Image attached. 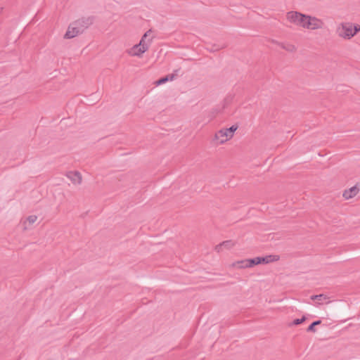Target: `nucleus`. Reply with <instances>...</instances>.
<instances>
[{"mask_svg": "<svg viewBox=\"0 0 360 360\" xmlns=\"http://www.w3.org/2000/svg\"><path fill=\"white\" fill-rule=\"evenodd\" d=\"M225 129H226V131H227V133L229 134V136L232 138L233 136L234 132L238 129V126L237 125H232L231 127L225 128Z\"/></svg>", "mask_w": 360, "mask_h": 360, "instance_id": "2eb2a0df", "label": "nucleus"}, {"mask_svg": "<svg viewBox=\"0 0 360 360\" xmlns=\"http://www.w3.org/2000/svg\"><path fill=\"white\" fill-rule=\"evenodd\" d=\"M310 299L311 300H317L319 304H321L324 302H326L327 303L330 302V301H327L328 300V297L324 294L311 295L310 297Z\"/></svg>", "mask_w": 360, "mask_h": 360, "instance_id": "f8f14e48", "label": "nucleus"}, {"mask_svg": "<svg viewBox=\"0 0 360 360\" xmlns=\"http://www.w3.org/2000/svg\"><path fill=\"white\" fill-rule=\"evenodd\" d=\"M135 51H139V48L134 49V46H133L129 52H135Z\"/></svg>", "mask_w": 360, "mask_h": 360, "instance_id": "412c9836", "label": "nucleus"}, {"mask_svg": "<svg viewBox=\"0 0 360 360\" xmlns=\"http://www.w3.org/2000/svg\"><path fill=\"white\" fill-rule=\"evenodd\" d=\"M287 19L290 22L303 27V24L304 23V20L306 19V15L302 14L297 11H290L287 13Z\"/></svg>", "mask_w": 360, "mask_h": 360, "instance_id": "39448f33", "label": "nucleus"}, {"mask_svg": "<svg viewBox=\"0 0 360 360\" xmlns=\"http://www.w3.org/2000/svg\"><path fill=\"white\" fill-rule=\"evenodd\" d=\"M269 257H276L275 255H269L266 257H257L252 259L242 260L238 262L240 268L252 267L259 264H267L274 259H269Z\"/></svg>", "mask_w": 360, "mask_h": 360, "instance_id": "f03ea898", "label": "nucleus"}, {"mask_svg": "<svg viewBox=\"0 0 360 360\" xmlns=\"http://www.w3.org/2000/svg\"><path fill=\"white\" fill-rule=\"evenodd\" d=\"M359 191L356 186H354L348 190H345L343 193V197L347 200L352 198L358 193Z\"/></svg>", "mask_w": 360, "mask_h": 360, "instance_id": "9d476101", "label": "nucleus"}, {"mask_svg": "<svg viewBox=\"0 0 360 360\" xmlns=\"http://www.w3.org/2000/svg\"><path fill=\"white\" fill-rule=\"evenodd\" d=\"M283 49L288 51H293L295 50V47L293 45L289 44L287 46H283Z\"/></svg>", "mask_w": 360, "mask_h": 360, "instance_id": "6ab92c4d", "label": "nucleus"}, {"mask_svg": "<svg viewBox=\"0 0 360 360\" xmlns=\"http://www.w3.org/2000/svg\"><path fill=\"white\" fill-rule=\"evenodd\" d=\"M352 30H353V33H354V36L358 32L360 31V25H355L352 23Z\"/></svg>", "mask_w": 360, "mask_h": 360, "instance_id": "a211bd4d", "label": "nucleus"}, {"mask_svg": "<svg viewBox=\"0 0 360 360\" xmlns=\"http://www.w3.org/2000/svg\"><path fill=\"white\" fill-rule=\"evenodd\" d=\"M234 245V243L232 240H226L222 242L221 243L217 245L215 247V250L219 252L223 250V248L225 249H230Z\"/></svg>", "mask_w": 360, "mask_h": 360, "instance_id": "9b49d317", "label": "nucleus"}, {"mask_svg": "<svg viewBox=\"0 0 360 360\" xmlns=\"http://www.w3.org/2000/svg\"><path fill=\"white\" fill-rule=\"evenodd\" d=\"M275 256H276V257H269V259H274L272 262L277 261L279 259V257H278V256H276V255H275Z\"/></svg>", "mask_w": 360, "mask_h": 360, "instance_id": "aec40b11", "label": "nucleus"}, {"mask_svg": "<svg viewBox=\"0 0 360 360\" xmlns=\"http://www.w3.org/2000/svg\"><path fill=\"white\" fill-rule=\"evenodd\" d=\"M323 26V22L315 17L306 15V19L303 24V27L309 30H317L321 28Z\"/></svg>", "mask_w": 360, "mask_h": 360, "instance_id": "20e7f679", "label": "nucleus"}, {"mask_svg": "<svg viewBox=\"0 0 360 360\" xmlns=\"http://www.w3.org/2000/svg\"><path fill=\"white\" fill-rule=\"evenodd\" d=\"M66 176L75 184H79L82 182V176L79 172L71 171L68 172Z\"/></svg>", "mask_w": 360, "mask_h": 360, "instance_id": "1a4fd4ad", "label": "nucleus"}, {"mask_svg": "<svg viewBox=\"0 0 360 360\" xmlns=\"http://www.w3.org/2000/svg\"><path fill=\"white\" fill-rule=\"evenodd\" d=\"M37 219V217L36 215H30L27 218L25 223L27 221L30 224H33Z\"/></svg>", "mask_w": 360, "mask_h": 360, "instance_id": "dca6fc26", "label": "nucleus"}, {"mask_svg": "<svg viewBox=\"0 0 360 360\" xmlns=\"http://www.w3.org/2000/svg\"><path fill=\"white\" fill-rule=\"evenodd\" d=\"M151 30H148L141 37L139 43L134 46V49L139 48V51L129 52V54L134 56H141L149 48L152 41V38L147 39L148 35L151 33Z\"/></svg>", "mask_w": 360, "mask_h": 360, "instance_id": "f257e3e1", "label": "nucleus"}, {"mask_svg": "<svg viewBox=\"0 0 360 360\" xmlns=\"http://www.w3.org/2000/svg\"><path fill=\"white\" fill-rule=\"evenodd\" d=\"M94 21V18L92 16L82 18L77 20V22H79V26L80 27L82 32H84L86 29L92 25Z\"/></svg>", "mask_w": 360, "mask_h": 360, "instance_id": "6e6552de", "label": "nucleus"}, {"mask_svg": "<svg viewBox=\"0 0 360 360\" xmlns=\"http://www.w3.org/2000/svg\"><path fill=\"white\" fill-rule=\"evenodd\" d=\"M230 139L231 138L229 136V134L226 131V129H221L215 133L212 141L215 144L219 145L224 143Z\"/></svg>", "mask_w": 360, "mask_h": 360, "instance_id": "0eeeda50", "label": "nucleus"}, {"mask_svg": "<svg viewBox=\"0 0 360 360\" xmlns=\"http://www.w3.org/2000/svg\"><path fill=\"white\" fill-rule=\"evenodd\" d=\"M306 318L305 316H302L301 319H296L293 321L292 324L293 325H299L303 323L305 321Z\"/></svg>", "mask_w": 360, "mask_h": 360, "instance_id": "f3484780", "label": "nucleus"}, {"mask_svg": "<svg viewBox=\"0 0 360 360\" xmlns=\"http://www.w3.org/2000/svg\"><path fill=\"white\" fill-rule=\"evenodd\" d=\"M337 34L341 38L350 39L354 37L352 23L349 22L340 23L337 28Z\"/></svg>", "mask_w": 360, "mask_h": 360, "instance_id": "7ed1b4c3", "label": "nucleus"}, {"mask_svg": "<svg viewBox=\"0 0 360 360\" xmlns=\"http://www.w3.org/2000/svg\"><path fill=\"white\" fill-rule=\"evenodd\" d=\"M176 76V74H174V73L167 75L159 79L158 80H157L155 82V84L157 86H159V85L166 83L168 81H172L175 78Z\"/></svg>", "mask_w": 360, "mask_h": 360, "instance_id": "ddd939ff", "label": "nucleus"}, {"mask_svg": "<svg viewBox=\"0 0 360 360\" xmlns=\"http://www.w3.org/2000/svg\"><path fill=\"white\" fill-rule=\"evenodd\" d=\"M79 25V22H77V20L71 23L64 35L65 39H72L79 34L83 33Z\"/></svg>", "mask_w": 360, "mask_h": 360, "instance_id": "423d86ee", "label": "nucleus"}, {"mask_svg": "<svg viewBox=\"0 0 360 360\" xmlns=\"http://www.w3.org/2000/svg\"><path fill=\"white\" fill-rule=\"evenodd\" d=\"M321 320H317V321L312 322L307 328V332H314V333L316 331L315 326L321 324Z\"/></svg>", "mask_w": 360, "mask_h": 360, "instance_id": "4468645a", "label": "nucleus"}]
</instances>
